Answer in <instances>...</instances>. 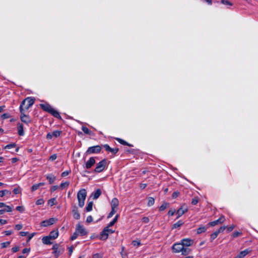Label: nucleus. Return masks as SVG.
<instances>
[{
	"instance_id": "1",
	"label": "nucleus",
	"mask_w": 258,
	"mask_h": 258,
	"mask_svg": "<svg viewBox=\"0 0 258 258\" xmlns=\"http://www.w3.org/2000/svg\"><path fill=\"white\" fill-rule=\"evenodd\" d=\"M40 106L41 108L44 111L49 113L54 117L57 118H61V116L60 115L59 112L55 110L48 103H44L43 104H40Z\"/></svg>"
},
{
	"instance_id": "2",
	"label": "nucleus",
	"mask_w": 258,
	"mask_h": 258,
	"mask_svg": "<svg viewBox=\"0 0 258 258\" xmlns=\"http://www.w3.org/2000/svg\"><path fill=\"white\" fill-rule=\"evenodd\" d=\"M35 101V99L33 97H29L26 98L21 103L19 107L20 110L26 111L34 104Z\"/></svg>"
},
{
	"instance_id": "3",
	"label": "nucleus",
	"mask_w": 258,
	"mask_h": 258,
	"mask_svg": "<svg viewBox=\"0 0 258 258\" xmlns=\"http://www.w3.org/2000/svg\"><path fill=\"white\" fill-rule=\"evenodd\" d=\"M86 197L87 191L85 189L82 188L78 192L77 199L78 200V205L80 207L82 208L84 206Z\"/></svg>"
},
{
	"instance_id": "4",
	"label": "nucleus",
	"mask_w": 258,
	"mask_h": 258,
	"mask_svg": "<svg viewBox=\"0 0 258 258\" xmlns=\"http://www.w3.org/2000/svg\"><path fill=\"white\" fill-rule=\"evenodd\" d=\"M107 225L105 227L100 234V239L101 240H106L108 238V235L114 232V231L109 228Z\"/></svg>"
},
{
	"instance_id": "5",
	"label": "nucleus",
	"mask_w": 258,
	"mask_h": 258,
	"mask_svg": "<svg viewBox=\"0 0 258 258\" xmlns=\"http://www.w3.org/2000/svg\"><path fill=\"white\" fill-rule=\"evenodd\" d=\"M107 165V160L104 159L96 164L94 169V172L96 173H100L103 171Z\"/></svg>"
},
{
	"instance_id": "6",
	"label": "nucleus",
	"mask_w": 258,
	"mask_h": 258,
	"mask_svg": "<svg viewBox=\"0 0 258 258\" xmlns=\"http://www.w3.org/2000/svg\"><path fill=\"white\" fill-rule=\"evenodd\" d=\"M101 150V146L100 145H96L92 147H90L88 148L86 152V155L91 154H98L100 152Z\"/></svg>"
},
{
	"instance_id": "7",
	"label": "nucleus",
	"mask_w": 258,
	"mask_h": 258,
	"mask_svg": "<svg viewBox=\"0 0 258 258\" xmlns=\"http://www.w3.org/2000/svg\"><path fill=\"white\" fill-rule=\"evenodd\" d=\"M21 115H20V119L21 120L26 124H28L31 122L30 118L28 115H27L25 114L26 111H24L22 110H20Z\"/></svg>"
},
{
	"instance_id": "8",
	"label": "nucleus",
	"mask_w": 258,
	"mask_h": 258,
	"mask_svg": "<svg viewBox=\"0 0 258 258\" xmlns=\"http://www.w3.org/2000/svg\"><path fill=\"white\" fill-rule=\"evenodd\" d=\"M76 231L81 236H84L87 234L88 232L83 226L78 224L76 226Z\"/></svg>"
},
{
	"instance_id": "9",
	"label": "nucleus",
	"mask_w": 258,
	"mask_h": 258,
	"mask_svg": "<svg viewBox=\"0 0 258 258\" xmlns=\"http://www.w3.org/2000/svg\"><path fill=\"white\" fill-rule=\"evenodd\" d=\"M61 133V131H54L52 133H48L47 134L46 138L48 140H51L53 137L57 138L58 137Z\"/></svg>"
},
{
	"instance_id": "10",
	"label": "nucleus",
	"mask_w": 258,
	"mask_h": 258,
	"mask_svg": "<svg viewBox=\"0 0 258 258\" xmlns=\"http://www.w3.org/2000/svg\"><path fill=\"white\" fill-rule=\"evenodd\" d=\"M225 221V217L223 216H221L218 219L210 222L209 223L208 225L210 226L213 227L217 225L223 223Z\"/></svg>"
},
{
	"instance_id": "11",
	"label": "nucleus",
	"mask_w": 258,
	"mask_h": 258,
	"mask_svg": "<svg viewBox=\"0 0 258 258\" xmlns=\"http://www.w3.org/2000/svg\"><path fill=\"white\" fill-rule=\"evenodd\" d=\"M56 220L53 218H50L48 220H44L41 223V226L42 227H46L51 225L55 223Z\"/></svg>"
},
{
	"instance_id": "12",
	"label": "nucleus",
	"mask_w": 258,
	"mask_h": 258,
	"mask_svg": "<svg viewBox=\"0 0 258 258\" xmlns=\"http://www.w3.org/2000/svg\"><path fill=\"white\" fill-rule=\"evenodd\" d=\"M102 147L106 151L111 152L114 155L116 154L119 150L118 148H111L108 144H104L102 145Z\"/></svg>"
},
{
	"instance_id": "13",
	"label": "nucleus",
	"mask_w": 258,
	"mask_h": 258,
	"mask_svg": "<svg viewBox=\"0 0 258 258\" xmlns=\"http://www.w3.org/2000/svg\"><path fill=\"white\" fill-rule=\"evenodd\" d=\"M183 248V245L181 243H175L172 246L173 251L175 253L181 252Z\"/></svg>"
},
{
	"instance_id": "14",
	"label": "nucleus",
	"mask_w": 258,
	"mask_h": 258,
	"mask_svg": "<svg viewBox=\"0 0 258 258\" xmlns=\"http://www.w3.org/2000/svg\"><path fill=\"white\" fill-rule=\"evenodd\" d=\"M95 158L93 157H91L89 158V160L86 162L84 168L87 169H90L95 164Z\"/></svg>"
},
{
	"instance_id": "15",
	"label": "nucleus",
	"mask_w": 258,
	"mask_h": 258,
	"mask_svg": "<svg viewBox=\"0 0 258 258\" xmlns=\"http://www.w3.org/2000/svg\"><path fill=\"white\" fill-rule=\"evenodd\" d=\"M188 209L186 208V206H185V208H184V206H182L176 212V214L177 215V219L179 218L181 216H182L184 213H185L187 211Z\"/></svg>"
},
{
	"instance_id": "16",
	"label": "nucleus",
	"mask_w": 258,
	"mask_h": 258,
	"mask_svg": "<svg viewBox=\"0 0 258 258\" xmlns=\"http://www.w3.org/2000/svg\"><path fill=\"white\" fill-rule=\"evenodd\" d=\"M73 216L74 219L79 220L80 218V215L79 213L78 208L76 206H74L72 209Z\"/></svg>"
},
{
	"instance_id": "17",
	"label": "nucleus",
	"mask_w": 258,
	"mask_h": 258,
	"mask_svg": "<svg viewBox=\"0 0 258 258\" xmlns=\"http://www.w3.org/2000/svg\"><path fill=\"white\" fill-rule=\"evenodd\" d=\"M251 251L249 248H247L240 251L234 258H243Z\"/></svg>"
},
{
	"instance_id": "18",
	"label": "nucleus",
	"mask_w": 258,
	"mask_h": 258,
	"mask_svg": "<svg viewBox=\"0 0 258 258\" xmlns=\"http://www.w3.org/2000/svg\"><path fill=\"white\" fill-rule=\"evenodd\" d=\"M193 242V240L189 238L183 239L181 241V244L184 247L189 246L192 244Z\"/></svg>"
},
{
	"instance_id": "19",
	"label": "nucleus",
	"mask_w": 258,
	"mask_h": 258,
	"mask_svg": "<svg viewBox=\"0 0 258 258\" xmlns=\"http://www.w3.org/2000/svg\"><path fill=\"white\" fill-rule=\"evenodd\" d=\"M101 193V190L100 188H98L95 191L92 193L91 196L94 200H96L100 197Z\"/></svg>"
},
{
	"instance_id": "20",
	"label": "nucleus",
	"mask_w": 258,
	"mask_h": 258,
	"mask_svg": "<svg viewBox=\"0 0 258 258\" xmlns=\"http://www.w3.org/2000/svg\"><path fill=\"white\" fill-rule=\"evenodd\" d=\"M110 204L111 209H116L119 205V201L117 198H114L111 200Z\"/></svg>"
},
{
	"instance_id": "21",
	"label": "nucleus",
	"mask_w": 258,
	"mask_h": 258,
	"mask_svg": "<svg viewBox=\"0 0 258 258\" xmlns=\"http://www.w3.org/2000/svg\"><path fill=\"white\" fill-rule=\"evenodd\" d=\"M58 244H55L53 245L52 249L53 250V253L56 257H57L60 254L59 251L58 250Z\"/></svg>"
},
{
	"instance_id": "22",
	"label": "nucleus",
	"mask_w": 258,
	"mask_h": 258,
	"mask_svg": "<svg viewBox=\"0 0 258 258\" xmlns=\"http://www.w3.org/2000/svg\"><path fill=\"white\" fill-rule=\"evenodd\" d=\"M18 133L20 136H23L24 135V132L23 130V125L22 123H18Z\"/></svg>"
},
{
	"instance_id": "23",
	"label": "nucleus",
	"mask_w": 258,
	"mask_h": 258,
	"mask_svg": "<svg viewBox=\"0 0 258 258\" xmlns=\"http://www.w3.org/2000/svg\"><path fill=\"white\" fill-rule=\"evenodd\" d=\"M48 236L51 239H56L58 236V230H53L51 231Z\"/></svg>"
},
{
	"instance_id": "24",
	"label": "nucleus",
	"mask_w": 258,
	"mask_h": 258,
	"mask_svg": "<svg viewBox=\"0 0 258 258\" xmlns=\"http://www.w3.org/2000/svg\"><path fill=\"white\" fill-rule=\"evenodd\" d=\"M51 238L49 237V236H44L42 239V241L43 244H51L52 242H51Z\"/></svg>"
},
{
	"instance_id": "25",
	"label": "nucleus",
	"mask_w": 258,
	"mask_h": 258,
	"mask_svg": "<svg viewBox=\"0 0 258 258\" xmlns=\"http://www.w3.org/2000/svg\"><path fill=\"white\" fill-rule=\"evenodd\" d=\"M46 179L48 180L49 184H52L56 179V177L53 174H49L46 176Z\"/></svg>"
},
{
	"instance_id": "26",
	"label": "nucleus",
	"mask_w": 258,
	"mask_h": 258,
	"mask_svg": "<svg viewBox=\"0 0 258 258\" xmlns=\"http://www.w3.org/2000/svg\"><path fill=\"white\" fill-rule=\"evenodd\" d=\"M44 185V182H40L37 184H34L31 187V190L32 191H34L38 189L40 186H43Z\"/></svg>"
},
{
	"instance_id": "27",
	"label": "nucleus",
	"mask_w": 258,
	"mask_h": 258,
	"mask_svg": "<svg viewBox=\"0 0 258 258\" xmlns=\"http://www.w3.org/2000/svg\"><path fill=\"white\" fill-rule=\"evenodd\" d=\"M13 207L7 206L4 209L0 210V215L4 214L5 212H10L12 211Z\"/></svg>"
},
{
	"instance_id": "28",
	"label": "nucleus",
	"mask_w": 258,
	"mask_h": 258,
	"mask_svg": "<svg viewBox=\"0 0 258 258\" xmlns=\"http://www.w3.org/2000/svg\"><path fill=\"white\" fill-rule=\"evenodd\" d=\"M207 230V228L206 226H202L197 229V233L198 234H200L206 232Z\"/></svg>"
},
{
	"instance_id": "29",
	"label": "nucleus",
	"mask_w": 258,
	"mask_h": 258,
	"mask_svg": "<svg viewBox=\"0 0 258 258\" xmlns=\"http://www.w3.org/2000/svg\"><path fill=\"white\" fill-rule=\"evenodd\" d=\"M116 140L120 144H121V145H126V146H129V147H133V146L129 143H128L127 142H126V141H125L124 140L121 139H120V138H116Z\"/></svg>"
},
{
	"instance_id": "30",
	"label": "nucleus",
	"mask_w": 258,
	"mask_h": 258,
	"mask_svg": "<svg viewBox=\"0 0 258 258\" xmlns=\"http://www.w3.org/2000/svg\"><path fill=\"white\" fill-rule=\"evenodd\" d=\"M184 224V222L181 220H179L176 223H174L172 227V229H175L180 227Z\"/></svg>"
},
{
	"instance_id": "31",
	"label": "nucleus",
	"mask_w": 258,
	"mask_h": 258,
	"mask_svg": "<svg viewBox=\"0 0 258 258\" xmlns=\"http://www.w3.org/2000/svg\"><path fill=\"white\" fill-rule=\"evenodd\" d=\"M190 251L191 250L189 248L187 247H184V246H183V248L181 252L182 255H186L190 252Z\"/></svg>"
},
{
	"instance_id": "32",
	"label": "nucleus",
	"mask_w": 258,
	"mask_h": 258,
	"mask_svg": "<svg viewBox=\"0 0 258 258\" xmlns=\"http://www.w3.org/2000/svg\"><path fill=\"white\" fill-rule=\"evenodd\" d=\"M93 203V202H90L88 203L86 207V211L87 212H90L92 210Z\"/></svg>"
},
{
	"instance_id": "33",
	"label": "nucleus",
	"mask_w": 258,
	"mask_h": 258,
	"mask_svg": "<svg viewBox=\"0 0 258 258\" xmlns=\"http://www.w3.org/2000/svg\"><path fill=\"white\" fill-rule=\"evenodd\" d=\"M169 206V204L168 203L164 202L163 204L159 207V210L160 211H163L165 210L167 207Z\"/></svg>"
},
{
	"instance_id": "34",
	"label": "nucleus",
	"mask_w": 258,
	"mask_h": 258,
	"mask_svg": "<svg viewBox=\"0 0 258 258\" xmlns=\"http://www.w3.org/2000/svg\"><path fill=\"white\" fill-rule=\"evenodd\" d=\"M118 215H116L114 219L108 224V227H111L117 222Z\"/></svg>"
},
{
	"instance_id": "35",
	"label": "nucleus",
	"mask_w": 258,
	"mask_h": 258,
	"mask_svg": "<svg viewBox=\"0 0 258 258\" xmlns=\"http://www.w3.org/2000/svg\"><path fill=\"white\" fill-rule=\"evenodd\" d=\"M11 194V191L5 189L0 191V197H3L6 194L10 195Z\"/></svg>"
},
{
	"instance_id": "36",
	"label": "nucleus",
	"mask_w": 258,
	"mask_h": 258,
	"mask_svg": "<svg viewBox=\"0 0 258 258\" xmlns=\"http://www.w3.org/2000/svg\"><path fill=\"white\" fill-rule=\"evenodd\" d=\"M48 204L51 207L56 204V201L55 198H52L48 200Z\"/></svg>"
},
{
	"instance_id": "37",
	"label": "nucleus",
	"mask_w": 258,
	"mask_h": 258,
	"mask_svg": "<svg viewBox=\"0 0 258 258\" xmlns=\"http://www.w3.org/2000/svg\"><path fill=\"white\" fill-rule=\"evenodd\" d=\"M154 202H155L154 199L152 197H149L148 198V202L147 205L149 207L152 206L154 205Z\"/></svg>"
},
{
	"instance_id": "38",
	"label": "nucleus",
	"mask_w": 258,
	"mask_h": 258,
	"mask_svg": "<svg viewBox=\"0 0 258 258\" xmlns=\"http://www.w3.org/2000/svg\"><path fill=\"white\" fill-rule=\"evenodd\" d=\"M218 235V233L216 231H215L210 235V241H213Z\"/></svg>"
},
{
	"instance_id": "39",
	"label": "nucleus",
	"mask_w": 258,
	"mask_h": 258,
	"mask_svg": "<svg viewBox=\"0 0 258 258\" xmlns=\"http://www.w3.org/2000/svg\"><path fill=\"white\" fill-rule=\"evenodd\" d=\"M82 130L85 134L87 135H91V132L87 127L83 126L82 127Z\"/></svg>"
},
{
	"instance_id": "40",
	"label": "nucleus",
	"mask_w": 258,
	"mask_h": 258,
	"mask_svg": "<svg viewBox=\"0 0 258 258\" xmlns=\"http://www.w3.org/2000/svg\"><path fill=\"white\" fill-rule=\"evenodd\" d=\"M116 209H111V212L108 214L107 216V218H110L113 216V215L116 212Z\"/></svg>"
},
{
	"instance_id": "41",
	"label": "nucleus",
	"mask_w": 258,
	"mask_h": 258,
	"mask_svg": "<svg viewBox=\"0 0 258 258\" xmlns=\"http://www.w3.org/2000/svg\"><path fill=\"white\" fill-rule=\"evenodd\" d=\"M69 184H70V182L69 181H66V182L61 183L59 185V187L61 188V189H63L65 187L68 186L69 185Z\"/></svg>"
},
{
	"instance_id": "42",
	"label": "nucleus",
	"mask_w": 258,
	"mask_h": 258,
	"mask_svg": "<svg viewBox=\"0 0 258 258\" xmlns=\"http://www.w3.org/2000/svg\"><path fill=\"white\" fill-rule=\"evenodd\" d=\"M16 146V144L15 143L10 144L6 145L5 147V149H10L11 148L15 147Z\"/></svg>"
},
{
	"instance_id": "43",
	"label": "nucleus",
	"mask_w": 258,
	"mask_h": 258,
	"mask_svg": "<svg viewBox=\"0 0 258 258\" xmlns=\"http://www.w3.org/2000/svg\"><path fill=\"white\" fill-rule=\"evenodd\" d=\"M242 234V232L238 231H235L232 233V236L233 238H236Z\"/></svg>"
},
{
	"instance_id": "44",
	"label": "nucleus",
	"mask_w": 258,
	"mask_h": 258,
	"mask_svg": "<svg viewBox=\"0 0 258 258\" xmlns=\"http://www.w3.org/2000/svg\"><path fill=\"white\" fill-rule=\"evenodd\" d=\"M199 202V198L198 197H195L192 199L191 204L193 205H197Z\"/></svg>"
},
{
	"instance_id": "45",
	"label": "nucleus",
	"mask_w": 258,
	"mask_h": 258,
	"mask_svg": "<svg viewBox=\"0 0 258 258\" xmlns=\"http://www.w3.org/2000/svg\"><path fill=\"white\" fill-rule=\"evenodd\" d=\"M226 228V226H221L216 231L219 234V233L223 232Z\"/></svg>"
},
{
	"instance_id": "46",
	"label": "nucleus",
	"mask_w": 258,
	"mask_h": 258,
	"mask_svg": "<svg viewBox=\"0 0 258 258\" xmlns=\"http://www.w3.org/2000/svg\"><path fill=\"white\" fill-rule=\"evenodd\" d=\"M10 117V114L9 113H5L2 115L1 118L3 119L8 118Z\"/></svg>"
},
{
	"instance_id": "47",
	"label": "nucleus",
	"mask_w": 258,
	"mask_h": 258,
	"mask_svg": "<svg viewBox=\"0 0 258 258\" xmlns=\"http://www.w3.org/2000/svg\"><path fill=\"white\" fill-rule=\"evenodd\" d=\"M132 244H133V245L134 246H137V247L139 246L141 244L140 241H138V240H134V241H133Z\"/></svg>"
},
{
	"instance_id": "48",
	"label": "nucleus",
	"mask_w": 258,
	"mask_h": 258,
	"mask_svg": "<svg viewBox=\"0 0 258 258\" xmlns=\"http://www.w3.org/2000/svg\"><path fill=\"white\" fill-rule=\"evenodd\" d=\"M221 3L225 5L232 6V4L230 2L227 0H222Z\"/></svg>"
},
{
	"instance_id": "49",
	"label": "nucleus",
	"mask_w": 258,
	"mask_h": 258,
	"mask_svg": "<svg viewBox=\"0 0 258 258\" xmlns=\"http://www.w3.org/2000/svg\"><path fill=\"white\" fill-rule=\"evenodd\" d=\"M44 203V200L42 199H38L36 202V204L37 205H43Z\"/></svg>"
},
{
	"instance_id": "50",
	"label": "nucleus",
	"mask_w": 258,
	"mask_h": 258,
	"mask_svg": "<svg viewBox=\"0 0 258 258\" xmlns=\"http://www.w3.org/2000/svg\"><path fill=\"white\" fill-rule=\"evenodd\" d=\"M78 236V233L77 231H76L72 235L71 238V240H74L75 239H76L77 238Z\"/></svg>"
},
{
	"instance_id": "51",
	"label": "nucleus",
	"mask_w": 258,
	"mask_h": 258,
	"mask_svg": "<svg viewBox=\"0 0 258 258\" xmlns=\"http://www.w3.org/2000/svg\"><path fill=\"white\" fill-rule=\"evenodd\" d=\"M10 244V241H7L1 243L2 248H4L7 247Z\"/></svg>"
},
{
	"instance_id": "52",
	"label": "nucleus",
	"mask_w": 258,
	"mask_h": 258,
	"mask_svg": "<svg viewBox=\"0 0 258 258\" xmlns=\"http://www.w3.org/2000/svg\"><path fill=\"white\" fill-rule=\"evenodd\" d=\"M70 173H71V170H67V171H63V172L61 173V176H62V177H65V176H67V175H68Z\"/></svg>"
},
{
	"instance_id": "53",
	"label": "nucleus",
	"mask_w": 258,
	"mask_h": 258,
	"mask_svg": "<svg viewBox=\"0 0 258 258\" xmlns=\"http://www.w3.org/2000/svg\"><path fill=\"white\" fill-rule=\"evenodd\" d=\"M16 209L20 212H23L25 210V209L23 206H17Z\"/></svg>"
},
{
	"instance_id": "54",
	"label": "nucleus",
	"mask_w": 258,
	"mask_h": 258,
	"mask_svg": "<svg viewBox=\"0 0 258 258\" xmlns=\"http://www.w3.org/2000/svg\"><path fill=\"white\" fill-rule=\"evenodd\" d=\"M23 228V225L22 224H17L15 226V228L17 230H20L22 229Z\"/></svg>"
},
{
	"instance_id": "55",
	"label": "nucleus",
	"mask_w": 258,
	"mask_h": 258,
	"mask_svg": "<svg viewBox=\"0 0 258 258\" xmlns=\"http://www.w3.org/2000/svg\"><path fill=\"white\" fill-rule=\"evenodd\" d=\"M234 227H235V226L234 225H232L229 227L226 226V229L227 230V231L228 232H229L232 231L233 230V229L234 228Z\"/></svg>"
},
{
	"instance_id": "56",
	"label": "nucleus",
	"mask_w": 258,
	"mask_h": 258,
	"mask_svg": "<svg viewBox=\"0 0 258 258\" xmlns=\"http://www.w3.org/2000/svg\"><path fill=\"white\" fill-rule=\"evenodd\" d=\"M175 213V210L174 209H170L168 212V215L169 216H173Z\"/></svg>"
},
{
	"instance_id": "57",
	"label": "nucleus",
	"mask_w": 258,
	"mask_h": 258,
	"mask_svg": "<svg viewBox=\"0 0 258 258\" xmlns=\"http://www.w3.org/2000/svg\"><path fill=\"white\" fill-rule=\"evenodd\" d=\"M142 221L145 223H148L149 222V219L148 217H144L142 219Z\"/></svg>"
},
{
	"instance_id": "58",
	"label": "nucleus",
	"mask_w": 258,
	"mask_h": 258,
	"mask_svg": "<svg viewBox=\"0 0 258 258\" xmlns=\"http://www.w3.org/2000/svg\"><path fill=\"white\" fill-rule=\"evenodd\" d=\"M19 249L20 248L19 246H15L12 248V251H13V252L15 253L18 251Z\"/></svg>"
},
{
	"instance_id": "59",
	"label": "nucleus",
	"mask_w": 258,
	"mask_h": 258,
	"mask_svg": "<svg viewBox=\"0 0 258 258\" xmlns=\"http://www.w3.org/2000/svg\"><path fill=\"white\" fill-rule=\"evenodd\" d=\"M93 221V217L91 216H89L87 217V219H86V222L87 223H91V222Z\"/></svg>"
},
{
	"instance_id": "60",
	"label": "nucleus",
	"mask_w": 258,
	"mask_h": 258,
	"mask_svg": "<svg viewBox=\"0 0 258 258\" xmlns=\"http://www.w3.org/2000/svg\"><path fill=\"white\" fill-rule=\"evenodd\" d=\"M58 188V186L57 185H54V186H52L51 188H50V191L51 192H54L55 190H56V189H57Z\"/></svg>"
},
{
	"instance_id": "61",
	"label": "nucleus",
	"mask_w": 258,
	"mask_h": 258,
	"mask_svg": "<svg viewBox=\"0 0 258 258\" xmlns=\"http://www.w3.org/2000/svg\"><path fill=\"white\" fill-rule=\"evenodd\" d=\"M6 235H10L13 233L12 230H8V231H5L3 232Z\"/></svg>"
},
{
	"instance_id": "62",
	"label": "nucleus",
	"mask_w": 258,
	"mask_h": 258,
	"mask_svg": "<svg viewBox=\"0 0 258 258\" xmlns=\"http://www.w3.org/2000/svg\"><path fill=\"white\" fill-rule=\"evenodd\" d=\"M179 194V192H178V191H174L172 194V197L173 198L175 199V198H177Z\"/></svg>"
},
{
	"instance_id": "63",
	"label": "nucleus",
	"mask_w": 258,
	"mask_h": 258,
	"mask_svg": "<svg viewBox=\"0 0 258 258\" xmlns=\"http://www.w3.org/2000/svg\"><path fill=\"white\" fill-rule=\"evenodd\" d=\"M101 257H102V255L99 253H95L92 256V258H101Z\"/></svg>"
},
{
	"instance_id": "64",
	"label": "nucleus",
	"mask_w": 258,
	"mask_h": 258,
	"mask_svg": "<svg viewBox=\"0 0 258 258\" xmlns=\"http://www.w3.org/2000/svg\"><path fill=\"white\" fill-rule=\"evenodd\" d=\"M57 158V155L56 154H53L52 155L50 158H49V159L51 161H53L54 160H55Z\"/></svg>"
}]
</instances>
